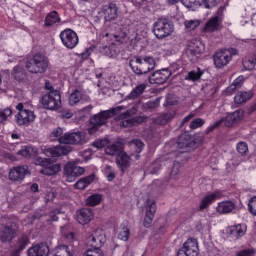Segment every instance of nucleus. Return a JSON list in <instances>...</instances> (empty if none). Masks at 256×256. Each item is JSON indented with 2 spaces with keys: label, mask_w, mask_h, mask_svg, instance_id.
<instances>
[{
  "label": "nucleus",
  "mask_w": 256,
  "mask_h": 256,
  "mask_svg": "<svg viewBox=\"0 0 256 256\" xmlns=\"http://www.w3.org/2000/svg\"><path fill=\"white\" fill-rule=\"evenodd\" d=\"M89 139L85 132H71L66 133L59 138V143L55 147H42L41 151L46 155V157H62V155H69L71 153V146L69 145H85Z\"/></svg>",
  "instance_id": "nucleus-1"
},
{
  "label": "nucleus",
  "mask_w": 256,
  "mask_h": 256,
  "mask_svg": "<svg viewBox=\"0 0 256 256\" xmlns=\"http://www.w3.org/2000/svg\"><path fill=\"white\" fill-rule=\"evenodd\" d=\"M121 111H125V106H117L115 108L101 111L100 113L94 115L90 118V125L88 128V133L90 135H95L103 127L106 123L111 119V117H115V115H119Z\"/></svg>",
  "instance_id": "nucleus-2"
},
{
  "label": "nucleus",
  "mask_w": 256,
  "mask_h": 256,
  "mask_svg": "<svg viewBox=\"0 0 256 256\" xmlns=\"http://www.w3.org/2000/svg\"><path fill=\"white\" fill-rule=\"evenodd\" d=\"M155 58L151 56L134 57L129 61V67L136 75H147L155 69Z\"/></svg>",
  "instance_id": "nucleus-3"
},
{
  "label": "nucleus",
  "mask_w": 256,
  "mask_h": 256,
  "mask_svg": "<svg viewBox=\"0 0 256 256\" xmlns=\"http://www.w3.org/2000/svg\"><path fill=\"white\" fill-rule=\"evenodd\" d=\"M49 67V58L38 53L28 59L25 63V69L33 75H43Z\"/></svg>",
  "instance_id": "nucleus-4"
},
{
  "label": "nucleus",
  "mask_w": 256,
  "mask_h": 256,
  "mask_svg": "<svg viewBox=\"0 0 256 256\" xmlns=\"http://www.w3.org/2000/svg\"><path fill=\"white\" fill-rule=\"evenodd\" d=\"M133 115H137V106H133L125 112L120 113L116 117L117 125H119V127L127 128L133 127V125H138V123H143V121H145L143 116L133 117Z\"/></svg>",
  "instance_id": "nucleus-5"
},
{
  "label": "nucleus",
  "mask_w": 256,
  "mask_h": 256,
  "mask_svg": "<svg viewBox=\"0 0 256 256\" xmlns=\"http://www.w3.org/2000/svg\"><path fill=\"white\" fill-rule=\"evenodd\" d=\"M152 31L156 39H165V37L173 34L175 27L173 26V22L168 18H159L154 22Z\"/></svg>",
  "instance_id": "nucleus-6"
},
{
  "label": "nucleus",
  "mask_w": 256,
  "mask_h": 256,
  "mask_svg": "<svg viewBox=\"0 0 256 256\" xmlns=\"http://www.w3.org/2000/svg\"><path fill=\"white\" fill-rule=\"evenodd\" d=\"M41 105L48 111H57L61 109V93L58 90L47 92L41 97Z\"/></svg>",
  "instance_id": "nucleus-7"
},
{
  "label": "nucleus",
  "mask_w": 256,
  "mask_h": 256,
  "mask_svg": "<svg viewBox=\"0 0 256 256\" xmlns=\"http://www.w3.org/2000/svg\"><path fill=\"white\" fill-rule=\"evenodd\" d=\"M105 232L101 229L94 230L85 239V245L87 249H92V251H101L102 245H105Z\"/></svg>",
  "instance_id": "nucleus-8"
},
{
  "label": "nucleus",
  "mask_w": 256,
  "mask_h": 256,
  "mask_svg": "<svg viewBox=\"0 0 256 256\" xmlns=\"http://www.w3.org/2000/svg\"><path fill=\"white\" fill-rule=\"evenodd\" d=\"M16 109L18 110L16 115V123L18 125H29L35 121V112L26 109L23 103H18Z\"/></svg>",
  "instance_id": "nucleus-9"
},
{
  "label": "nucleus",
  "mask_w": 256,
  "mask_h": 256,
  "mask_svg": "<svg viewBox=\"0 0 256 256\" xmlns=\"http://www.w3.org/2000/svg\"><path fill=\"white\" fill-rule=\"evenodd\" d=\"M233 55H237V49L235 48H230L222 50L220 52H216L214 55V65H216L218 69H221L226 65H229V62L231 61V59H233Z\"/></svg>",
  "instance_id": "nucleus-10"
},
{
  "label": "nucleus",
  "mask_w": 256,
  "mask_h": 256,
  "mask_svg": "<svg viewBox=\"0 0 256 256\" xmlns=\"http://www.w3.org/2000/svg\"><path fill=\"white\" fill-rule=\"evenodd\" d=\"M241 111L237 110L229 115H227L225 118L220 119L219 121H216L212 126L208 127V131H215L217 127H221V125H225V127H233V125L239 123L241 121Z\"/></svg>",
  "instance_id": "nucleus-11"
},
{
  "label": "nucleus",
  "mask_w": 256,
  "mask_h": 256,
  "mask_svg": "<svg viewBox=\"0 0 256 256\" xmlns=\"http://www.w3.org/2000/svg\"><path fill=\"white\" fill-rule=\"evenodd\" d=\"M224 11H225L224 7L218 8L215 16H213L206 22L204 26V31H206V33H215V31H219V29H221V24L223 23Z\"/></svg>",
  "instance_id": "nucleus-12"
},
{
  "label": "nucleus",
  "mask_w": 256,
  "mask_h": 256,
  "mask_svg": "<svg viewBox=\"0 0 256 256\" xmlns=\"http://www.w3.org/2000/svg\"><path fill=\"white\" fill-rule=\"evenodd\" d=\"M60 39L67 49H75V47L79 45V36H77V32L69 28L60 32Z\"/></svg>",
  "instance_id": "nucleus-13"
},
{
  "label": "nucleus",
  "mask_w": 256,
  "mask_h": 256,
  "mask_svg": "<svg viewBox=\"0 0 256 256\" xmlns=\"http://www.w3.org/2000/svg\"><path fill=\"white\" fill-rule=\"evenodd\" d=\"M85 173V168L77 166V164L70 162L64 167V175L68 183H73L78 177Z\"/></svg>",
  "instance_id": "nucleus-14"
},
{
  "label": "nucleus",
  "mask_w": 256,
  "mask_h": 256,
  "mask_svg": "<svg viewBox=\"0 0 256 256\" xmlns=\"http://www.w3.org/2000/svg\"><path fill=\"white\" fill-rule=\"evenodd\" d=\"M199 255V244L194 238H189L177 252V256H197Z\"/></svg>",
  "instance_id": "nucleus-15"
},
{
  "label": "nucleus",
  "mask_w": 256,
  "mask_h": 256,
  "mask_svg": "<svg viewBox=\"0 0 256 256\" xmlns=\"http://www.w3.org/2000/svg\"><path fill=\"white\" fill-rule=\"evenodd\" d=\"M146 214L143 221V226L149 229L153 225V219H155V213H157V204L154 199H147L145 202Z\"/></svg>",
  "instance_id": "nucleus-16"
},
{
  "label": "nucleus",
  "mask_w": 256,
  "mask_h": 256,
  "mask_svg": "<svg viewBox=\"0 0 256 256\" xmlns=\"http://www.w3.org/2000/svg\"><path fill=\"white\" fill-rule=\"evenodd\" d=\"M101 13L105 23L116 21V19L119 17V7H117V4L111 2L102 7Z\"/></svg>",
  "instance_id": "nucleus-17"
},
{
  "label": "nucleus",
  "mask_w": 256,
  "mask_h": 256,
  "mask_svg": "<svg viewBox=\"0 0 256 256\" xmlns=\"http://www.w3.org/2000/svg\"><path fill=\"white\" fill-rule=\"evenodd\" d=\"M172 73L169 69H162L153 72L149 77V81L152 85H163V83H167L169 77H171Z\"/></svg>",
  "instance_id": "nucleus-18"
},
{
  "label": "nucleus",
  "mask_w": 256,
  "mask_h": 256,
  "mask_svg": "<svg viewBox=\"0 0 256 256\" xmlns=\"http://www.w3.org/2000/svg\"><path fill=\"white\" fill-rule=\"evenodd\" d=\"M29 173V170L26 166H17L10 170L9 172V179L10 181H17L21 183L25 179V175Z\"/></svg>",
  "instance_id": "nucleus-19"
},
{
  "label": "nucleus",
  "mask_w": 256,
  "mask_h": 256,
  "mask_svg": "<svg viewBox=\"0 0 256 256\" xmlns=\"http://www.w3.org/2000/svg\"><path fill=\"white\" fill-rule=\"evenodd\" d=\"M28 256H49V246L46 243L35 244L28 249Z\"/></svg>",
  "instance_id": "nucleus-20"
},
{
  "label": "nucleus",
  "mask_w": 256,
  "mask_h": 256,
  "mask_svg": "<svg viewBox=\"0 0 256 256\" xmlns=\"http://www.w3.org/2000/svg\"><path fill=\"white\" fill-rule=\"evenodd\" d=\"M17 235L15 229L9 225H2L0 227V241L2 243H9Z\"/></svg>",
  "instance_id": "nucleus-21"
},
{
  "label": "nucleus",
  "mask_w": 256,
  "mask_h": 256,
  "mask_svg": "<svg viewBox=\"0 0 256 256\" xmlns=\"http://www.w3.org/2000/svg\"><path fill=\"white\" fill-rule=\"evenodd\" d=\"M93 220V210L90 208H82L77 211V221L80 225H87Z\"/></svg>",
  "instance_id": "nucleus-22"
},
{
  "label": "nucleus",
  "mask_w": 256,
  "mask_h": 256,
  "mask_svg": "<svg viewBox=\"0 0 256 256\" xmlns=\"http://www.w3.org/2000/svg\"><path fill=\"white\" fill-rule=\"evenodd\" d=\"M222 194L219 191H215L214 193L207 194L204 196L201 200L199 210L203 211L204 209H207L209 205H212L214 201H217V199H221Z\"/></svg>",
  "instance_id": "nucleus-23"
},
{
  "label": "nucleus",
  "mask_w": 256,
  "mask_h": 256,
  "mask_svg": "<svg viewBox=\"0 0 256 256\" xmlns=\"http://www.w3.org/2000/svg\"><path fill=\"white\" fill-rule=\"evenodd\" d=\"M228 235L234 239H241L247 233V226L244 224H237L230 226L227 231Z\"/></svg>",
  "instance_id": "nucleus-24"
},
{
  "label": "nucleus",
  "mask_w": 256,
  "mask_h": 256,
  "mask_svg": "<svg viewBox=\"0 0 256 256\" xmlns=\"http://www.w3.org/2000/svg\"><path fill=\"white\" fill-rule=\"evenodd\" d=\"M236 204L233 201H222L219 202L216 211L220 215H227V213H233V210H235Z\"/></svg>",
  "instance_id": "nucleus-25"
},
{
  "label": "nucleus",
  "mask_w": 256,
  "mask_h": 256,
  "mask_svg": "<svg viewBox=\"0 0 256 256\" xmlns=\"http://www.w3.org/2000/svg\"><path fill=\"white\" fill-rule=\"evenodd\" d=\"M29 245V237L25 234H23L20 238H18V241L15 245V249L11 252V256H19L21 251L25 249Z\"/></svg>",
  "instance_id": "nucleus-26"
},
{
  "label": "nucleus",
  "mask_w": 256,
  "mask_h": 256,
  "mask_svg": "<svg viewBox=\"0 0 256 256\" xmlns=\"http://www.w3.org/2000/svg\"><path fill=\"white\" fill-rule=\"evenodd\" d=\"M116 163L122 171H126V169H129V165L131 163V158L127 153L123 152V150L120 152L118 157H116Z\"/></svg>",
  "instance_id": "nucleus-27"
},
{
  "label": "nucleus",
  "mask_w": 256,
  "mask_h": 256,
  "mask_svg": "<svg viewBox=\"0 0 256 256\" xmlns=\"http://www.w3.org/2000/svg\"><path fill=\"white\" fill-rule=\"evenodd\" d=\"M129 147L132 151V156L134 155L135 159H139V153L143 151L145 144L139 139H134L129 142Z\"/></svg>",
  "instance_id": "nucleus-28"
},
{
  "label": "nucleus",
  "mask_w": 256,
  "mask_h": 256,
  "mask_svg": "<svg viewBox=\"0 0 256 256\" xmlns=\"http://www.w3.org/2000/svg\"><path fill=\"white\" fill-rule=\"evenodd\" d=\"M95 178H96L95 173L85 176L80 180H78L75 183L74 187L75 189H80V190L87 189V187H89V185H91V183L95 181Z\"/></svg>",
  "instance_id": "nucleus-29"
},
{
  "label": "nucleus",
  "mask_w": 256,
  "mask_h": 256,
  "mask_svg": "<svg viewBox=\"0 0 256 256\" xmlns=\"http://www.w3.org/2000/svg\"><path fill=\"white\" fill-rule=\"evenodd\" d=\"M12 77L19 83H25L27 81V72L24 67L15 66L12 70Z\"/></svg>",
  "instance_id": "nucleus-30"
},
{
  "label": "nucleus",
  "mask_w": 256,
  "mask_h": 256,
  "mask_svg": "<svg viewBox=\"0 0 256 256\" xmlns=\"http://www.w3.org/2000/svg\"><path fill=\"white\" fill-rule=\"evenodd\" d=\"M192 141H191V135H189L187 132L181 134L178 138L177 147L178 149H189L191 147Z\"/></svg>",
  "instance_id": "nucleus-31"
},
{
  "label": "nucleus",
  "mask_w": 256,
  "mask_h": 256,
  "mask_svg": "<svg viewBox=\"0 0 256 256\" xmlns=\"http://www.w3.org/2000/svg\"><path fill=\"white\" fill-rule=\"evenodd\" d=\"M145 89H147V84L142 83L137 85L127 96V99H129L130 101H135V99H139L141 95L145 93Z\"/></svg>",
  "instance_id": "nucleus-32"
},
{
  "label": "nucleus",
  "mask_w": 256,
  "mask_h": 256,
  "mask_svg": "<svg viewBox=\"0 0 256 256\" xmlns=\"http://www.w3.org/2000/svg\"><path fill=\"white\" fill-rule=\"evenodd\" d=\"M252 98H253V93L251 92H238L234 97V101L238 105H243V103H247V101H249Z\"/></svg>",
  "instance_id": "nucleus-33"
},
{
  "label": "nucleus",
  "mask_w": 256,
  "mask_h": 256,
  "mask_svg": "<svg viewBox=\"0 0 256 256\" xmlns=\"http://www.w3.org/2000/svg\"><path fill=\"white\" fill-rule=\"evenodd\" d=\"M56 23H61V17H59V13H57V11H52L46 16L45 25L46 27H51Z\"/></svg>",
  "instance_id": "nucleus-34"
},
{
  "label": "nucleus",
  "mask_w": 256,
  "mask_h": 256,
  "mask_svg": "<svg viewBox=\"0 0 256 256\" xmlns=\"http://www.w3.org/2000/svg\"><path fill=\"white\" fill-rule=\"evenodd\" d=\"M59 171H61V164H51L50 166L44 167L40 173H42V175H57V173H59Z\"/></svg>",
  "instance_id": "nucleus-35"
},
{
  "label": "nucleus",
  "mask_w": 256,
  "mask_h": 256,
  "mask_svg": "<svg viewBox=\"0 0 256 256\" xmlns=\"http://www.w3.org/2000/svg\"><path fill=\"white\" fill-rule=\"evenodd\" d=\"M37 153V150L31 146H24L22 147L18 152L17 155H20L21 157H25V159H29L33 157Z\"/></svg>",
  "instance_id": "nucleus-36"
},
{
  "label": "nucleus",
  "mask_w": 256,
  "mask_h": 256,
  "mask_svg": "<svg viewBox=\"0 0 256 256\" xmlns=\"http://www.w3.org/2000/svg\"><path fill=\"white\" fill-rule=\"evenodd\" d=\"M81 99H83V92L76 89L70 94L68 103L69 105H71V107H73L74 105H77V103H79Z\"/></svg>",
  "instance_id": "nucleus-37"
},
{
  "label": "nucleus",
  "mask_w": 256,
  "mask_h": 256,
  "mask_svg": "<svg viewBox=\"0 0 256 256\" xmlns=\"http://www.w3.org/2000/svg\"><path fill=\"white\" fill-rule=\"evenodd\" d=\"M161 105V98H156L142 104V109L144 111H155Z\"/></svg>",
  "instance_id": "nucleus-38"
},
{
  "label": "nucleus",
  "mask_w": 256,
  "mask_h": 256,
  "mask_svg": "<svg viewBox=\"0 0 256 256\" xmlns=\"http://www.w3.org/2000/svg\"><path fill=\"white\" fill-rule=\"evenodd\" d=\"M203 77V70L201 68H197L196 70H192L188 72L187 76H185L186 81H199Z\"/></svg>",
  "instance_id": "nucleus-39"
},
{
  "label": "nucleus",
  "mask_w": 256,
  "mask_h": 256,
  "mask_svg": "<svg viewBox=\"0 0 256 256\" xmlns=\"http://www.w3.org/2000/svg\"><path fill=\"white\" fill-rule=\"evenodd\" d=\"M245 81V76L241 75L236 78L233 83L226 89L227 93H234L235 90L239 89L243 82Z\"/></svg>",
  "instance_id": "nucleus-40"
},
{
  "label": "nucleus",
  "mask_w": 256,
  "mask_h": 256,
  "mask_svg": "<svg viewBox=\"0 0 256 256\" xmlns=\"http://www.w3.org/2000/svg\"><path fill=\"white\" fill-rule=\"evenodd\" d=\"M172 119H173V114L164 113V114H160L155 119V123H156V125H167V123H169V121H171Z\"/></svg>",
  "instance_id": "nucleus-41"
},
{
  "label": "nucleus",
  "mask_w": 256,
  "mask_h": 256,
  "mask_svg": "<svg viewBox=\"0 0 256 256\" xmlns=\"http://www.w3.org/2000/svg\"><path fill=\"white\" fill-rule=\"evenodd\" d=\"M103 173L107 181H113L117 177V172L110 165H106L103 169Z\"/></svg>",
  "instance_id": "nucleus-42"
},
{
  "label": "nucleus",
  "mask_w": 256,
  "mask_h": 256,
  "mask_svg": "<svg viewBox=\"0 0 256 256\" xmlns=\"http://www.w3.org/2000/svg\"><path fill=\"white\" fill-rule=\"evenodd\" d=\"M101 53L106 55V57H115L117 55V50L115 49V44H111L110 46H102Z\"/></svg>",
  "instance_id": "nucleus-43"
},
{
  "label": "nucleus",
  "mask_w": 256,
  "mask_h": 256,
  "mask_svg": "<svg viewBox=\"0 0 256 256\" xmlns=\"http://www.w3.org/2000/svg\"><path fill=\"white\" fill-rule=\"evenodd\" d=\"M99 203H101V195L99 194H93L86 200V205H88V207H95L99 205Z\"/></svg>",
  "instance_id": "nucleus-44"
},
{
  "label": "nucleus",
  "mask_w": 256,
  "mask_h": 256,
  "mask_svg": "<svg viewBox=\"0 0 256 256\" xmlns=\"http://www.w3.org/2000/svg\"><path fill=\"white\" fill-rule=\"evenodd\" d=\"M121 151H122L121 148H119L117 144H112L105 148L106 155H111L116 157H118Z\"/></svg>",
  "instance_id": "nucleus-45"
},
{
  "label": "nucleus",
  "mask_w": 256,
  "mask_h": 256,
  "mask_svg": "<svg viewBox=\"0 0 256 256\" xmlns=\"http://www.w3.org/2000/svg\"><path fill=\"white\" fill-rule=\"evenodd\" d=\"M242 65L246 71H253L256 65V59L253 57L246 58L242 61Z\"/></svg>",
  "instance_id": "nucleus-46"
},
{
  "label": "nucleus",
  "mask_w": 256,
  "mask_h": 256,
  "mask_svg": "<svg viewBox=\"0 0 256 256\" xmlns=\"http://www.w3.org/2000/svg\"><path fill=\"white\" fill-rule=\"evenodd\" d=\"M179 173H181V163L175 162L170 172L171 179H174V180L179 179Z\"/></svg>",
  "instance_id": "nucleus-47"
},
{
  "label": "nucleus",
  "mask_w": 256,
  "mask_h": 256,
  "mask_svg": "<svg viewBox=\"0 0 256 256\" xmlns=\"http://www.w3.org/2000/svg\"><path fill=\"white\" fill-rule=\"evenodd\" d=\"M129 235H131L129 228L123 227L118 233V239L120 241H129Z\"/></svg>",
  "instance_id": "nucleus-48"
},
{
  "label": "nucleus",
  "mask_w": 256,
  "mask_h": 256,
  "mask_svg": "<svg viewBox=\"0 0 256 256\" xmlns=\"http://www.w3.org/2000/svg\"><path fill=\"white\" fill-rule=\"evenodd\" d=\"M237 151L242 157L247 155V153H249V147L247 146V143L239 142L237 144Z\"/></svg>",
  "instance_id": "nucleus-49"
},
{
  "label": "nucleus",
  "mask_w": 256,
  "mask_h": 256,
  "mask_svg": "<svg viewBox=\"0 0 256 256\" xmlns=\"http://www.w3.org/2000/svg\"><path fill=\"white\" fill-rule=\"evenodd\" d=\"M12 114L13 111L10 110V108L0 110V123H3V121H7V118L11 117Z\"/></svg>",
  "instance_id": "nucleus-50"
},
{
  "label": "nucleus",
  "mask_w": 256,
  "mask_h": 256,
  "mask_svg": "<svg viewBox=\"0 0 256 256\" xmlns=\"http://www.w3.org/2000/svg\"><path fill=\"white\" fill-rule=\"evenodd\" d=\"M248 209L251 215H254V217H256V196L250 198L248 203Z\"/></svg>",
  "instance_id": "nucleus-51"
},
{
  "label": "nucleus",
  "mask_w": 256,
  "mask_h": 256,
  "mask_svg": "<svg viewBox=\"0 0 256 256\" xmlns=\"http://www.w3.org/2000/svg\"><path fill=\"white\" fill-rule=\"evenodd\" d=\"M61 135H63V129L58 127V128L54 129V130L51 132V134H50V139H51V141H55V140H57V139H58V141H59V138H60V137H63V136H61Z\"/></svg>",
  "instance_id": "nucleus-52"
},
{
  "label": "nucleus",
  "mask_w": 256,
  "mask_h": 256,
  "mask_svg": "<svg viewBox=\"0 0 256 256\" xmlns=\"http://www.w3.org/2000/svg\"><path fill=\"white\" fill-rule=\"evenodd\" d=\"M114 39L115 41H117V43H127V33L121 31L118 34L114 35Z\"/></svg>",
  "instance_id": "nucleus-53"
},
{
  "label": "nucleus",
  "mask_w": 256,
  "mask_h": 256,
  "mask_svg": "<svg viewBox=\"0 0 256 256\" xmlns=\"http://www.w3.org/2000/svg\"><path fill=\"white\" fill-rule=\"evenodd\" d=\"M203 125H205V120L197 118L190 123V129H198V127H203Z\"/></svg>",
  "instance_id": "nucleus-54"
},
{
  "label": "nucleus",
  "mask_w": 256,
  "mask_h": 256,
  "mask_svg": "<svg viewBox=\"0 0 256 256\" xmlns=\"http://www.w3.org/2000/svg\"><path fill=\"white\" fill-rule=\"evenodd\" d=\"M201 23L198 20H190L185 22L186 29H190V31H193V29H197Z\"/></svg>",
  "instance_id": "nucleus-55"
},
{
  "label": "nucleus",
  "mask_w": 256,
  "mask_h": 256,
  "mask_svg": "<svg viewBox=\"0 0 256 256\" xmlns=\"http://www.w3.org/2000/svg\"><path fill=\"white\" fill-rule=\"evenodd\" d=\"M235 256H255V249H245L237 252Z\"/></svg>",
  "instance_id": "nucleus-56"
},
{
  "label": "nucleus",
  "mask_w": 256,
  "mask_h": 256,
  "mask_svg": "<svg viewBox=\"0 0 256 256\" xmlns=\"http://www.w3.org/2000/svg\"><path fill=\"white\" fill-rule=\"evenodd\" d=\"M182 5H184V7H187V9H191L193 7H195V5H197V2L195 0H180Z\"/></svg>",
  "instance_id": "nucleus-57"
},
{
  "label": "nucleus",
  "mask_w": 256,
  "mask_h": 256,
  "mask_svg": "<svg viewBox=\"0 0 256 256\" xmlns=\"http://www.w3.org/2000/svg\"><path fill=\"white\" fill-rule=\"evenodd\" d=\"M83 256H103V251H93V249H87Z\"/></svg>",
  "instance_id": "nucleus-58"
},
{
  "label": "nucleus",
  "mask_w": 256,
  "mask_h": 256,
  "mask_svg": "<svg viewBox=\"0 0 256 256\" xmlns=\"http://www.w3.org/2000/svg\"><path fill=\"white\" fill-rule=\"evenodd\" d=\"M187 55H191L192 57H195L199 55V52H197V49H195V46H188L186 49Z\"/></svg>",
  "instance_id": "nucleus-59"
},
{
  "label": "nucleus",
  "mask_w": 256,
  "mask_h": 256,
  "mask_svg": "<svg viewBox=\"0 0 256 256\" xmlns=\"http://www.w3.org/2000/svg\"><path fill=\"white\" fill-rule=\"evenodd\" d=\"M93 147H96V149H103L105 147V141L104 140H97L93 142Z\"/></svg>",
  "instance_id": "nucleus-60"
},
{
  "label": "nucleus",
  "mask_w": 256,
  "mask_h": 256,
  "mask_svg": "<svg viewBox=\"0 0 256 256\" xmlns=\"http://www.w3.org/2000/svg\"><path fill=\"white\" fill-rule=\"evenodd\" d=\"M61 117L63 119H71V117H73V112H71L70 110H64L62 113H61Z\"/></svg>",
  "instance_id": "nucleus-61"
},
{
  "label": "nucleus",
  "mask_w": 256,
  "mask_h": 256,
  "mask_svg": "<svg viewBox=\"0 0 256 256\" xmlns=\"http://www.w3.org/2000/svg\"><path fill=\"white\" fill-rule=\"evenodd\" d=\"M37 165H41L42 167H45L49 164V160L47 158H37Z\"/></svg>",
  "instance_id": "nucleus-62"
},
{
  "label": "nucleus",
  "mask_w": 256,
  "mask_h": 256,
  "mask_svg": "<svg viewBox=\"0 0 256 256\" xmlns=\"http://www.w3.org/2000/svg\"><path fill=\"white\" fill-rule=\"evenodd\" d=\"M44 89H45L46 91H49V93H50V91H55V88H53V87L51 86V82H49V80H47V81L45 82Z\"/></svg>",
  "instance_id": "nucleus-63"
},
{
  "label": "nucleus",
  "mask_w": 256,
  "mask_h": 256,
  "mask_svg": "<svg viewBox=\"0 0 256 256\" xmlns=\"http://www.w3.org/2000/svg\"><path fill=\"white\" fill-rule=\"evenodd\" d=\"M30 189L32 193H37V191H39V185L37 183H34L31 185Z\"/></svg>",
  "instance_id": "nucleus-64"
}]
</instances>
